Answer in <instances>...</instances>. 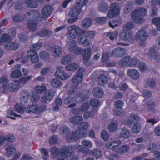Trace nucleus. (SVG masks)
I'll return each mask as SVG.
<instances>
[{"instance_id": "36", "label": "nucleus", "mask_w": 160, "mask_h": 160, "mask_svg": "<svg viewBox=\"0 0 160 160\" xmlns=\"http://www.w3.org/2000/svg\"><path fill=\"white\" fill-rule=\"evenodd\" d=\"M6 151V154L8 156H10L15 153L16 151L15 148L12 145H10L5 149Z\"/></svg>"}, {"instance_id": "59", "label": "nucleus", "mask_w": 160, "mask_h": 160, "mask_svg": "<svg viewBox=\"0 0 160 160\" xmlns=\"http://www.w3.org/2000/svg\"><path fill=\"white\" fill-rule=\"evenodd\" d=\"M152 22L156 26L158 30L160 31V18H154L152 20Z\"/></svg>"}, {"instance_id": "34", "label": "nucleus", "mask_w": 160, "mask_h": 160, "mask_svg": "<svg viewBox=\"0 0 160 160\" xmlns=\"http://www.w3.org/2000/svg\"><path fill=\"white\" fill-rule=\"evenodd\" d=\"M25 3L28 7L35 8L37 7V2L35 0H25Z\"/></svg>"}, {"instance_id": "10", "label": "nucleus", "mask_w": 160, "mask_h": 160, "mask_svg": "<svg viewBox=\"0 0 160 160\" xmlns=\"http://www.w3.org/2000/svg\"><path fill=\"white\" fill-rule=\"evenodd\" d=\"M148 36L145 32L143 30L141 29L137 32L136 35V39L141 41L140 42V46H144L146 44L145 41L147 39Z\"/></svg>"}, {"instance_id": "5", "label": "nucleus", "mask_w": 160, "mask_h": 160, "mask_svg": "<svg viewBox=\"0 0 160 160\" xmlns=\"http://www.w3.org/2000/svg\"><path fill=\"white\" fill-rule=\"evenodd\" d=\"M20 87V83L18 81H14L11 83L9 82L5 88L3 87L1 89V93L6 94L9 92H13L18 89Z\"/></svg>"}, {"instance_id": "21", "label": "nucleus", "mask_w": 160, "mask_h": 160, "mask_svg": "<svg viewBox=\"0 0 160 160\" xmlns=\"http://www.w3.org/2000/svg\"><path fill=\"white\" fill-rule=\"evenodd\" d=\"M81 9L76 5L69 12L70 15L72 17H77L81 13Z\"/></svg>"}, {"instance_id": "47", "label": "nucleus", "mask_w": 160, "mask_h": 160, "mask_svg": "<svg viewBox=\"0 0 160 160\" xmlns=\"http://www.w3.org/2000/svg\"><path fill=\"white\" fill-rule=\"evenodd\" d=\"M92 50L90 48L86 49L84 50V53L83 55V59L85 61L88 60L91 56Z\"/></svg>"}, {"instance_id": "55", "label": "nucleus", "mask_w": 160, "mask_h": 160, "mask_svg": "<svg viewBox=\"0 0 160 160\" xmlns=\"http://www.w3.org/2000/svg\"><path fill=\"white\" fill-rule=\"evenodd\" d=\"M88 2V0H77L76 5L82 9V8L85 6Z\"/></svg>"}, {"instance_id": "17", "label": "nucleus", "mask_w": 160, "mask_h": 160, "mask_svg": "<svg viewBox=\"0 0 160 160\" xmlns=\"http://www.w3.org/2000/svg\"><path fill=\"white\" fill-rule=\"evenodd\" d=\"M127 75L132 79L137 80L140 76V74L139 72L135 69H129L128 70Z\"/></svg>"}, {"instance_id": "49", "label": "nucleus", "mask_w": 160, "mask_h": 160, "mask_svg": "<svg viewBox=\"0 0 160 160\" xmlns=\"http://www.w3.org/2000/svg\"><path fill=\"white\" fill-rule=\"evenodd\" d=\"M53 32L50 31L46 29L43 30L38 33V34L41 37L44 36H49L52 35Z\"/></svg>"}, {"instance_id": "14", "label": "nucleus", "mask_w": 160, "mask_h": 160, "mask_svg": "<svg viewBox=\"0 0 160 160\" xmlns=\"http://www.w3.org/2000/svg\"><path fill=\"white\" fill-rule=\"evenodd\" d=\"M126 54V50L123 48H118L114 49L110 53V56H114L116 57H122Z\"/></svg>"}, {"instance_id": "39", "label": "nucleus", "mask_w": 160, "mask_h": 160, "mask_svg": "<svg viewBox=\"0 0 160 160\" xmlns=\"http://www.w3.org/2000/svg\"><path fill=\"white\" fill-rule=\"evenodd\" d=\"M118 35V31H115L113 32H108L106 33V36L111 40L116 39Z\"/></svg>"}, {"instance_id": "20", "label": "nucleus", "mask_w": 160, "mask_h": 160, "mask_svg": "<svg viewBox=\"0 0 160 160\" xmlns=\"http://www.w3.org/2000/svg\"><path fill=\"white\" fill-rule=\"evenodd\" d=\"M20 64L15 66V69L13 70L11 74V76L13 78H16L20 77L22 76V73L20 71Z\"/></svg>"}, {"instance_id": "15", "label": "nucleus", "mask_w": 160, "mask_h": 160, "mask_svg": "<svg viewBox=\"0 0 160 160\" xmlns=\"http://www.w3.org/2000/svg\"><path fill=\"white\" fill-rule=\"evenodd\" d=\"M123 105L124 102L122 100H118L115 102L114 106L116 108L113 111L115 115L120 114L122 112V106Z\"/></svg>"}, {"instance_id": "62", "label": "nucleus", "mask_w": 160, "mask_h": 160, "mask_svg": "<svg viewBox=\"0 0 160 160\" xmlns=\"http://www.w3.org/2000/svg\"><path fill=\"white\" fill-rule=\"evenodd\" d=\"M14 8L15 10L18 11L21 10L22 9V4L21 1H18L16 2Z\"/></svg>"}, {"instance_id": "27", "label": "nucleus", "mask_w": 160, "mask_h": 160, "mask_svg": "<svg viewBox=\"0 0 160 160\" xmlns=\"http://www.w3.org/2000/svg\"><path fill=\"white\" fill-rule=\"evenodd\" d=\"M122 142L119 140H117L112 142H109L106 143V146L108 148L112 147V149L117 148L118 146L121 144Z\"/></svg>"}, {"instance_id": "2", "label": "nucleus", "mask_w": 160, "mask_h": 160, "mask_svg": "<svg viewBox=\"0 0 160 160\" xmlns=\"http://www.w3.org/2000/svg\"><path fill=\"white\" fill-rule=\"evenodd\" d=\"M147 12L146 9L142 7L134 10L131 14L132 21L138 24L143 23L144 21L143 17L146 15Z\"/></svg>"}, {"instance_id": "13", "label": "nucleus", "mask_w": 160, "mask_h": 160, "mask_svg": "<svg viewBox=\"0 0 160 160\" xmlns=\"http://www.w3.org/2000/svg\"><path fill=\"white\" fill-rule=\"evenodd\" d=\"M86 133L81 129H79L76 130L75 132H72L71 142L74 141H76L78 139L84 138L86 136Z\"/></svg>"}, {"instance_id": "1", "label": "nucleus", "mask_w": 160, "mask_h": 160, "mask_svg": "<svg viewBox=\"0 0 160 160\" xmlns=\"http://www.w3.org/2000/svg\"><path fill=\"white\" fill-rule=\"evenodd\" d=\"M78 90L76 86H72L70 87L68 92V96L64 98V103L65 104L69 105L68 108L73 107L76 106L75 101L76 98H78V100L82 102L84 101L90 95L89 91L88 90L80 92L78 95L75 94Z\"/></svg>"}, {"instance_id": "52", "label": "nucleus", "mask_w": 160, "mask_h": 160, "mask_svg": "<svg viewBox=\"0 0 160 160\" xmlns=\"http://www.w3.org/2000/svg\"><path fill=\"white\" fill-rule=\"evenodd\" d=\"M141 129L140 124L138 122L135 123L132 129V132L135 134L138 133Z\"/></svg>"}, {"instance_id": "31", "label": "nucleus", "mask_w": 160, "mask_h": 160, "mask_svg": "<svg viewBox=\"0 0 160 160\" xmlns=\"http://www.w3.org/2000/svg\"><path fill=\"white\" fill-rule=\"evenodd\" d=\"M131 136L130 131L126 128H123L122 129V132L119 136L125 139H128Z\"/></svg>"}, {"instance_id": "8", "label": "nucleus", "mask_w": 160, "mask_h": 160, "mask_svg": "<svg viewBox=\"0 0 160 160\" xmlns=\"http://www.w3.org/2000/svg\"><path fill=\"white\" fill-rule=\"evenodd\" d=\"M110 8L107 15L108 18H112L119 15L120 10L118 4L112 3L111 5Z\"/></svg>"}, {"instance_id": "22", "label": "nucleus", "mask_w": 160, "mask_h": 160, "mask_svg": "<svg viewBox=\"0 0 160 160\" xmlns=\"http://www.w3.org/2000/svg\"><path fill=\"white\" fill-rule=\"evenodd\" d=\"M138 119V116L134 114H131L129 117L128 120L124 122V123L128 125H130L134 123H136Z\"/></svg>"}, {"instance_id": "50", "label": "nucleus", "mask_w": 160, "mask_h": 160, "mask_svg": "<svg viewBox=\"0 0 160 160\" xmlns=\"http://www.w3.org/2000/svg\"><path fill=\"white\" fill-rule=\"evenodd\" d=\"M12 18L13 20L16 22H21L24 20L23 17L21 14L14 15L12 17Z\"/></svg>"}, {"instance_id": "25", "label": "nucleus", "mask_w": 160, "mask_h": 160, "mask_svg": "<svg viewBox=\"0 0 160 160\" xmlns=\"http://www.w3.org/2000/svg\"><path fill=\"white\" fill-rule=\"evenodd\" d=\"M69 122L72 123L75 125H78L82 122L83 118L82 117L75 116L69 118Z\"/></svg>"}, {"instance_id": "9", "label": "nucleus", "mask_w": 160, "mask_h": 160, "mask_svg": "<svg viewBox=\"0 0 160 160\" xmlns=\"http://www.w3.org/2000/svg\"><path fill=\"white\" fill-rule=\"evenodd\" d=\"M59 132L61 135L65 137L67 141L71 142L72 132H70L68 126L65 125L61 126L60 128Z\"/></svg>"}, {"instance_id": "18", "label": "nucleus", "mask_w": 160, "mask_h": 160, "mask_svg": "<svg viewBox=\"0 0 160 160\" xmlns=\"http://www.w3.org/2000/svg\"><path fill=\"white\" fill-rule=\"evenodd\" d=\"M52 7L49 5L45 7L42 10L41 15L43 18H47L52 13Z\"/></svg>"}, {"instance_id": "64", "label": "nucleus", "mask_w": 160, "mask_h": 160, "mask_svg": "<svg viewBox=\"0 0 160 160\" xmlns=\"http://www.w3.org/2000/svg\"><path fill=\"white\" fill-rule=\"evenodd\" d=\"M134 27L133 24L131 22L127 23L124 27V30L127 31L130 30L132 29Z\"/></svg>"}, {"instance_id": "24", "label": "nucleus", "mask_w": 160, "mask_h": 160, "mask_svg": "<svg viewBox=\"0 0 160 160\" xmlns=\"http://www.w3.org/2000/svg\"><path fill=\"white\" fill-rule=\"evenodd\" d=\"M92 93L94 96L98 98H101L104 94L103 90L101 88L99 87H97L94 88Z\"/></svg>"}, {"instance_id": "58", "label": "nucleus", "mask_w": 160, "mask_h": 160, "mask_svg": "<svg viewBox=\"0 0 160 160\" xmlns=\"http://www.w3.org/2000/svg\"><path fill=\"white\" fill-rule=\"evenodd\" d=\"M140 62L137 59H133L130 60L128 65L130 67H138Z\"/></svg>"}, {"instance_id": "37", "label": "nucleus", "mask_w": 160, "mask_h": 160, "mask_svg": "<svg viewBox=\"0 0 160 160\" xmlns=\"http://www.w3.org/2000/svg\"><path fill=\"white\" fill-rule=\"evenodd\" d=\"M35 90L38 93L41 94L46 91V88L45 85L43 84L41 86H36L35 88Z\"/></svg>"}, {"instance_id": "26", "label": "nucleus", "mask_w": 160, "mask_h": 160, "mask_svg": "<svg viewBox=\"0 0 160 160\" xmlns=\"http://www.w3.org/2000/svg\"><path fill=\"white\" fill-rule=\"evenodd\" d=\"M97 82L98 85L104 86L108 82L107 78L104 75H101L98 77L97 79Z\"/></svg>"}, {"instance_id": "3", "label": "nucleus", "mask_w": 160, "mask_h": 160, "mask_svg": "<svg viewBox=\"0 0 160 160\" xmlns=\"http://www.w3.org/2000/svg\"><path fill=\"white\" fill-rule=\"evenodd\" d=\"M73 147L71 146H64L58 149L56 147H53L51 148L50 152L51 155L53 157L58 156L62 158L66 157L70 152H72Z\"/></svg>"}, {"instance_id": "53", "label": "nucleus", "mask_w": 160, "mask_h": 160, "mask_svg": "<svg viewBox=\"0 0 160 160\" xmlns=\"http://www.w3.org/2000/svg\"><path fill=\"white\" fill-rule=\"evenodd\" d=\"M129 149V147L127 145H125L121 146L118 149V152L119 153L122 154L126 153Z\"/></svg>"}, {"instance_id": "28", "label": "nucleus", "mask_w": 160, "mask_h": 160, "mask_svg": "<svg viewBox=\"0 0 160 160\" xmlns=\"http://www.w3.org/2000/svg\"><path fill=\"white\" fill-rule=\"evenodd\" d=\"M78 42L80 44H83L85 46H87L90 45V42L85 37H80L77 39Z\"/></svg>"}, {"instance_id": "41", "label": "nucleus", "mask_w": 160, "mask_h": 160, "mask_svg": "<svg viewBox=\"0 0 160 160\" xmlns=\"http://www.w3.org/2000/svg\"><path fill=\"white\" fill-rule=\"evenodd\" d=\"M51 85L54 88H58L62 85V83L56 79H53L51 82Z\"/></svg>"}, {"instance_id": "51", "label": "nucleus", "mask_w": 160, "mask_h": 160, "mask_svg": "<svg viewBox=\"0 0 160 160\" xmlns=\"http://www.w3.org/2000/svg\"><path fill=\"white\" fill-rule=\"evenodd\" d=\"M96 111L93 109L89 112H86L83 115V117L85 119H87L89 117H92L95 114Z\"/></svg>"}, {"instance_id": "63", "label": "nucleus", "mask_w": 160, "mask_h": 160, "mask_svg": "<svg viewBox=\"0 0 160 160\" xmlns=\"http://www.w3.org/2000/svg\"><path fill=\"white\" fill-rule=\"evenodd\" d=\"M18 38L21 42H25L27 41L28 39L27 34L20 33L18 35Z\"/></svg>"}, {"instance_id": "56", "label": "nucleus", "mask_w": 160, "mask_h": 160, "mask_svg": "<svg viewBox=\"0 0 160 160\" xmlns=\"http://www.w3.org/2000/svg\"><path fill=\"white\" fill-rule=\"evenodd\" d=\"M10 40V37L8 35L3 34L0 38V41L2 42H4L9 41Z\"/></svg>"}, {"instance_id": "57", "label": "nucleus", "mask_w": 160, "mask_h": 160, "mask_svg": "<svg viewBox=\"0 0 160 160\" xmlns=\"http://www.w3.org/2000/svg\"><path fill=\"white\" fill-rule=\"evenodd\" d=\"M88 123L87 122H84L79 125V129H82L87 133V130L88 128Z\"/></svg>"}, {"instance_id": "11", "label": "nucleus", "mask_w": 160, "mask_h": 160, "mask_svg": "<svg viewBox=\"0 0 160 160\" xmlns=\"http://www.w3.org/2000/svg\"><path fill=\"white\" fill-rule=\"evenodd\" d=\"M55 92L53 89L47 90L44 95L41 97V101L43 103H46L47 101H50L53 98Z\"/></svg>"}, {"instance_id": "19", "label": "nucleus", "mask_w": 160, "mask_h": 160, "mask_svg": "<svg viewBox=\"0 0 160 160\" xmlns=\"http://www.w3.org/2000/svg\"><path fill=\"white\" fill-rule=\"evenodd\" d=\"M19 47V44L15 42H9L5 44L4 47L8 50H16Z\"/></svg>"}, {"instance_id": "43", "label": "nucleus", "mask_w": 160, "mask_h": 160, "mask_svg": "<svg viewBox=\"0 0 160 160\" xmlns=\"http://www.w3.org/2000/svg\"><path fill=\"white\" fill-rule=\"evenodd\" d=\"M91 154L97 158H100L102 156V153L98 149H94L90 152Z\"/></svg>"}, {"instance_id": "32", "label": "nucleus", "mask_w": 160, "mask_h": 160, "mask_svg": "<svg viewBox=\"0 0 160 160\" xmlns=\"http://www.w3.org/2000/svg\"><path fill=\"white\" fill-rule=\"evenodd\" d=\"M92 23L91 20L89 18H85L82 22V26L84 29H87L90 27Z\"/></svg>"}, {"instance_id": "30", "label": "nucleus", "mask_w": 160, "mask_h": 160, "mask_svg": "<svg viewBox=\"0 0 160 160\" xmlns=\"http://www.w3.org/2000/svg\"><path fill=\"white\" fill-rule=\"evenodd\" d=\"M27 15L30 17L31 21L35 20L39 17V13L35 10H32L28 12Z\"/></svg>"}, {"instance_id": "48", "label": "nucleus", "mask_w": 160, "mask_h": 160, "mask_svg": "<svg viewBox=\"0 0 160 160\" xmlns=\"http://www.w3.org/2000/svg\"><path fill=\"white\" fill-rule=\"evenodd\" d=\"M90 108L89 103L85 102L82 104L79 108V111L82 112H84L88 110Z\"/></svg>"}, {"instance_id": "42", "label": "nucleus", "mask_w": 160, "mask_h": 160, "mask_svg": "<svg viewBox=\"0 0 160 160\" xmlns=\"http://www.w3.org/2000/svg\"><path fill=\"white\" fill-rule=\"evenodd\" d=\"M40 58L46 61H49L50 59V55L47 52L44 51H42L39 53Z\"/></svg>"}, {"instance_id": "60", "label": "nucleus", "mask_w": 160, "mask_h": 160, "mask_svg": "<svg viewBox=\"0 0 160 160\" xmlns=\"http://www.w3.org/2000/svg\"><path fill=\"white\" fill-rule=\"evenodd\" d=\"M99 101L98 100L93 99L90 100V105L93 108H96L99 105Z\"/></svg>"}, {"instance_id": "38", "label": "nucleus", "mask_w": 160, "mask_h": 160, "mask_svg": "<svg viewBox=\"0 0 160 160\" xmlns=\"http://www.w3.org/2000/svg\"><path fill=\"white\" fill-rule=\"evenodd\" d=\"M82 74H80L79 76L77 74L72 78V83L75 85H77L78 83H81L82 81Z\"/></svg>"}, {"instance_id": "4", "label": "nucleus", "mask_w": 160, "mask_h": 160, "mask_svg": "<svg viewBox=\"0 0 160 160\" xmlns=\"http://www.w3.org/2000/svg\"><path fill=\"white\" fill-rule=\"evenodd\" d=\"M85 33V31L82 30L77 26L72 25L68 27L67 35L68 39H72L76 38L81 33Z\"/></svg>"}, {"instance_id": "6", "label": "nucleus", "mask_w": 160, "mask_h": 160, "mask_svg": "<svg viewBox=\"0 0 160 160\" xmlns=\"http://www.w3.org/2000/svg\"><path fill=\"white\" fill-rule=\"evenodd\" d=\"M82 144L84 147L81 145H79L77 146H74L76 148L78 152H82L84 154L88 153L89 149L92 146V142L88 140L84 139L81 141Z\"/></svg>"}, {"instance_id": "44", "label": "nucleus", "mask_w": 160, "mask_h": 160, "mask_svg": "<svg viewBox=\"0 0 160 160\" xmlns=\"http://www.w3.org/2000/svg\"><path fill=\"white\" fill-rule=\"evenodd\" d=\"M77 46L76 41L74 40L71 41L69 45L68 50L70 52H72L77 48Z\"/></svg>"}, {"instance_id": "33", "label": "nucleus", "mask_w": 160, "mask_h": 160, "mask_svg": "<svg viewBox=\"0 0 160 160\" xmlns=\"http://www.w3.org/2000/svg\"><path fill=\"white\" fill-rule=\"evenodd\" d=\"M108 6L105 2H101L99 5V11L102 12H105L108 9Z\"/></svg>"}, {"instance_id": "16", "label": "nucleus", "mask_w": 160, "mask_h": 160, "mask_svg": "<svg viewBox=\"0 0 160 160\" xmlns=\"http://www.w3.org/2000/svg\"><path fill=\"white\" fill-rule=\"evenodd\" d=\"M52 55L55 57H58L62 54V49L61 47L56 45L50 48Z\"/></svg>"}, {"instance_id": "29", "label": "nucleus", "mask_w": 160, "mask_h": 160, "mask_svg": "<svg viewBox=\"0 0 160 160\" xmlns=\"http://www.w3.org/2000/svg\"><path fill=\"white\" fill-rule=\"evenodd\" d=\"M131 58L129 56H125L118 62L119 66L125 67L129 64L130 60Z\"/></svg>"}, {"instance_id": "35", "label": "nucleus", "mask_w": 160, "mask_h": 160, "mask_svg": "<svg viewBox=\"0 0 160 160\" xmlns=\"http://www.w3.org/2000/svg\"><path fill=\"white\" fill-rule=\"evenodd\" d=\"M73 59L72 56L71 55H67L63 57L61 60V63L62 64L66 65Z\"/></svg>"}, {"instance_id": "45", "label": "nucleus", "mask_w": 160, "mask_h": 160, "mask_svg": "<svg viewBox=\"0 0 160 160\" xmlns=\"http://www.w3.org/2000/svg\"><path fill=\"white\" fill-rule=\"evenodd\" d=\"M8 82L7 78L5 77H3L0 78V84H2V85L0 86V92L1 93V89L2 88H5Z\"/></svg>"}, {"instance_id": "40", "label": "nucleus", "mask_w": 160, "mask_h": 160, "mask_svg": "<svg viewBox=\"0 0 160 160\" xmlns=\"http://www.w3.org/2000/svg\"><path fill=\"white\" fill-rule=\"evenodd\" d=\"M118 123L117 121H113L109 124L108 128L110 131L114 132L118 128Z\"/></svg>"}, {"instance_id": "54", "label": "nucleus", "mask_w": 160, "mask_h": 160, "mask_svg": "<svg viewBox=\"0 0 160 160\" xmlns=\"http://www.w3.org/2000/svg\"><path fill=\"white\" fill-rule=\"evenodd\" d=\"M27 27L29 30L34 31L37 29V25L36 23L33 22H31L28 23Z\"/></svg>"}, {"instance_id": "7", "label": "nucleus", "mask_w": 160, "mask_h": 160, "mask_svg": "<svg viewBox=\"0 0 160 160\" xmlns=\"http://www.w3.org/2000/svg\"><path fill=\"white\" fill-rule=\"evenodd\" d=\"M47 108V106L45 105L40 106L38 105H32L27 107L26 111L28 113L39 114L45 111Z\"/></svg>"}, {"instance_id": "61", "label": "nucleus", "mask_w": 160, "mask_h": 160, "mask_svg": "<svg viewBox=\"0 0 160 160\" xmlns=\"http://www.w3.org/2000/svg\"><path fill=\"white\" fill-rule=\"evenodd\" d=\"M15 108L16 111L20 114L23 113L25 109L23 106H20L18 104H16L15 106Z\"/></svg>"}, {"instance_id": "23", "label": "nucleus", "mask_w": 160, "mask_h": 160, "mask_svg": "<svg viewBox=\"0 0 160 160\" xmlns=\"http://www.w3.org/2000/svg\"><path fill=\"white\" fill-rule=\"evenodd\" d=\"M132 36V34L131 32L123 30L119 35L120 38L123 40H127L130 39Z\"/></svg>"}, {"instance_id": "46", "label": "nucleus", "mask_w": 160, "mask_h": 160, "mask_svg": "<svg viewBox=\"0 0 160 160\" xmlns=\"http://www.w3.org/2000/svg\"><path fill=\"white\" fill-rule=\"evenodd\" d=\"M78 65L75 63H71L67 65L66 66V69L68 71H74L77 69Z\"/></svg>"}, {"instance_id": "12", "label": "nucleus", "mask_w": 160, "mask_h": 160, "mask_svg": "<svg viewBox=\"0 0 160 160\" xmlns=\"http://www.w3.org/2000/svg\"><path fill=\"white\" fill-rule=\"evenodd\" d=\"M56 68L57 71L55 73V76L56 78L62 80H65L69 78V75L64 71L62 69L63 67L62 66H58Z\"/></svg>"}]
</instances>
